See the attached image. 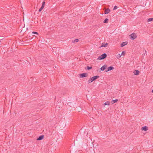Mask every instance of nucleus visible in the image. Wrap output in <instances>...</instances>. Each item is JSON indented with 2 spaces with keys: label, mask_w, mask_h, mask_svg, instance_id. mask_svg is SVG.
I'll list each match as a JSON object with an SVG mask.
<instances>
[{
  "label": "nucleus",
  "mask_w": 153,
  "mask_h": 153,
  "mask_svg": "<svg viewBox=\"0 0 153 153\" xmlns=\"http://www.w3.org/2000/svg\"><path fill=\"white\" fill-rule=\"evenodd\" d=\"M99 77L98 76H96L91 78L88 81V83L89 84L93 81L95 80L96 79H98Z\"/></svg>",
  "instance_id": "obj_1"
},
{
  "label": "nucleus",
  "mask_w": 153,
  "mask_h": 153,
  "mask_svg": "<svg viewBox=\"0 0 153 153\" xmlns=\"http://www.w3.org/2000/svg\"><path fill=\"white\" fill-rule=\"evenodd\" d=\"M107 56V55L105 53H104L101 55L99 57H98L97 58V60H101L104 59Z\"/></svg>",
  "instance_id": "obj_2"
},
{
  "label": "nucleus",
  "mask_w": 153,
  "mask_h": 153,
  "mask_svg": "<svg viewBox=\"0 0 153 153\" xmlns=\"http://www.w3.org/2000/svg\"><path fill=\"white\" fill-rule=\"evenodd\" d=\"M129 36L131 37V38L132 39H134L137 37V35L135 33H133L131 34Z\"/></svg>",
  "instance_id": "obj_3"
},
{
  "label": "nucleus",
  "mask_w": 153,
  "mask_h": 153,
  "mask_svg": "<svg viewBox=\"0 0 153 153\" xmlns=\"http://www.w3.org/2000/svg\"><path fill=\"white\" fill-rule=\"evenodd\" d=\"M87 73H84L79 74L80 77L82 78L83 77H86L88 76Z\"/></svg>",
  "instance_id": "obj_4"
},
{
  "label": "nucleus",
  "mask_w": 153,
  "mask_h": 153,
  "mask_svg": "<svg viewBox=\"0 0 153 153\" xmlns=\"http://www.w3.org/2000/svg\"><path fill=\"white\" fill-rule=\"evenodd\" d=\"M107 66L106 65H104L103 66H102L100 68V69L102 71H104L107 68Z\"/></svg>",
  "instance_id": "obj_5"
},
{
  "label": "nucleus",
  "mask_w": 153,
  "mask_h": 153,
  "mask_svg": "<svg viewBox=\"0 0 153 153\" xmlns=\"http://www.w3.org/2000/svg\"><path fill=\"white\" fill-rule=\"evenodd\" d=\"M141 130L146 131L148 130V128L146 126L143 127L141 128Z\"/></svg>",
  "instance_id": "obj_6"
},
{
  "label": "nucleus",
  "mask_w": 153,
  "mask_h": 153,
  "mask_svg": "<svg viewBox=\"0 0 153 153\" xmlns=\"http://www.w3.org/2000/svg\"><path fill=\"white\" fill-rule=\"evenodd\" d=\"M44 136L43 135L40 136L37 139V140H40L43 139Z\"/></svg>",
  "instance_id": "obj_7"
},
{
  "label": "nucleus",
  "mask_w": 153,
  "mask_h": 153,
  "mask_svg": "<svg viewBox=\"0 0 153 153\" xmlns=\"http://www.w3.org/2000/svg\"><path fill=\"white\" fill-rule=\"evenodd\" d=\"M110 11V10L108 9H107L105 10L104 11V13L106 14H108Z\"/></svg>",
  "instance_id": "obj_8"
},
{
  "label": "nucleus",
  "mask_w": 153,
  "mask_h": 153,
  "mask_svg": "<svg viewBox=\"0 0 153 153\" xmlns=\"http://www.w3.org/2000/svg\"><path fill=\"white\" fill-rule=\"evenodd\" d=\"M140 73V71L138 70H135L134 72V73L136 75H138Z\"/></svg>",
  "instance_id": "obj_9"
},
{
  "label": "nucleus",
  "mask_w": 153,
  "mask_h": 153,
  "mask_svg": "<svg viewBox=\"0 0 153 153\" xmlns=\"http://www.w3.org/2000/svg\"><path fill=\"white\" fill-rule=\"evenodd\" d=\"M114 69V68L112 66H110L108 68V70L106 71H108L113 70Z\"/></svg>",
  "instance_id": "obj_10"
},
{
  "label": "nucleus",
  "mask_w": 153,
  "mask_h": 153,
  "mask_svg": "<svg viewBox=\"0 0 153 153\" xmlns=\"http://www.w3.org/2000/svg\"><path fill=\"white\" fill-rule=\"evenodd\" d=\"M127 44V42H123L121 44V47H123L125 45H126Z\"/></svg>",
  "instance_id": "obj_11"
},
{
  "label": "nucleus",
  "mask_w": 153,
  "mask_h": 153,
  "mask_svg": "<svg viewBox=\"0 0 153 153\" xmlns=\"http://www.w3.org/2000/svg\"><path fill=\"white\" fill-rule=\"evenodd\" d=\"M108 45V44L107 43H103L102 44L101 47H105Z\"/></svg>",
  "instance_id": "obj_12"
},
{
  "label": "nucleus",
  "mask_w": 153,
  "mask_h": 153,
  "mask_svg": "<svg viewBox=\"0 0 153 153\" xmlns=\"http://www.w3.org/2000/svg\"><path fill=\"white\" fill-rule=\"evenodd\" d=\"M118 101V100L117 99H116V100H112V101H111V103L112 104H113L115 102H117Z\"/></svg>",
  "instance_id": "obj_13"
},
{
  "label": "nucleus",
  "mask_w": 153,
  "mask_h": 153,
  "mask_svg": "<svg viewBox=\"0 0 153 153\" xmlns=\"http://www.w3.org/2000/svg\"><path fill=\"white\" fill-rule=\"evenodd\" d=\"M108 19L106 18L105 19L104 21V23H107L108 22Z\"/></svg>",
  "instance_id": "obj_14"
},
{
  "label": "nucleus",
  "mask_w": 153,
  "mask_h": 153,
  "mask_svg": "<svg viewBox=\"0 0 153 153\" xmlns=\"http://www.w3.org/2000/svg\"><path fill=\"white\" fill-rule=\"evenodd\" d=\"M110 105V102L109 101L106 102L104 104L105 105Z\"/></svg>",
  "instance_id": "obj_15"
},
{
  "label": "nucleus",
  "mask_w": 153,
  "mask_h": 153,
  "mask_svg": "<svg viewBox=\"0 0 153 153\" xmlns=\"http://www.w3.org/2000/svg\"><path fill=\"white\" fill-rule=\"evenodd\" d=\"M78 41H79V39H75L72 41V42H78Z\"/></svg>",
  "instance_id": "obj_16"
},
{
  "label": "nucleus",
  "mask_w": 153,
  "mask_h": 153,
  "mask_svg": "<svg viewBox=\"0 0 153 153\" xmlns=\"http://www.w3.org/2000/svg\"><path fill=\"white\" fill-rule=\"evenodd\" d=\"M153 20V18H149L148 19V22H151Z\"/></svg>",
  "instance_id": "obj_17"
},
{
  "label": "nucleus",
  "mask_w": 153,
  "mask_h": 153,
  "mask_svg": "<svg viewBox=\"0 0 153 153\" xmlns=\"http://www.w3.org/2000/svg\"><path fill=\"white\" fill-rule=\"evenodd\" d=\"M125 52V51H123L121 54V55H124Z\"/></svg>",
  "instance_id": "obj_18"
},
{
  "label": "nucleus",
  "mask_w": 153,
  "mask_h": 153,
  "mask_svg": "<svg viewBox=\"0 0 153 153\" xmlns=\"http://www.w3.org/2000/svg\"><path fill=\"white\" fill-rule=\"evenodd\" d=\"M87 68L88 70H90L92 68V67H91L87 66Z\"/></svg>",
  "instance_id": "obj_19"
},
{
  "label": "nucleus",
  "mask_w": 153,
  "mask_h": 153,
  "mask_svg": "<svg viewBox=\"0 0 153 153\" xmlns=\"http://www.w3.org/2000/svg\"><path fill=\"white\" fill-rule=\"evenodd\" d=\"M117 6H115L114 7V8H113V10H116L117 9Z\"/></svg>",
  "instance_id": "obj_20"
},
{
  "label": "nucleus",
  "mask_w": 153,
  "mask_h": 153,
  "mask_svg": "<svg viewBox=\"0 0 153 153\" xmlns=\"http://www.w3.org/2000/svg\"><path fill=\"white\" fill-rule=\"evenodd\" d=\"M32 33H33V34H36L37 35H38V33L36 32H32Z\"/></svg>",
  "instance_id": "obj_21"
},
{
  "label": "nucleus",
  "mask_w": 153,
  "mask_h": 153,
  "mask_svg": "<svg viewBox=\"0 0 153 153\" xmlns=\"http://www.w3.org/2000/svg\"><path fill=\"white\" fill-rule=\"evenodd\" d=\"M42 10V8H40L39 9V12H41V11Z\"/></svg>",
  "instance_id": "obj_22"
},
{
  "label": "nucleus",
  "mask_w": 153,
  "mask_h": 153,
  "mask_svg": "<svg viewBox=\"0 0 153 153\" xmlns=\"http://www.w3.org/2000/svg\"><path fill=\"white\" fill-rule=\"evenodd\" d=\"M45 2L44 1H43V2H42V4H45Z\"/></svg>",
  "instance_id": "obj_23"
},
{
  "label": "nucleus",
  "mask_w": 153,
  "mask_h": 153,
  "mask_svg": "<svg viewBox=\"0 0 153 153\" xmlns=\"http://www.w3.org/2000/svg\"><path fill=\"white\" fill-rule=\"evenodd\" d=\"M44 8V7L43 6H41V8H42V9H43Z\"/></svg>",
  "instance_id": "obj_24"
},
{
  "label": "nucleus",
  "mask_w": 153,
  "mask_h": 153,
  "mask_svg": "<svg viewBox=\"0 0 153 153\" xmlns=\"http://www.w3.org/2000/svg\"><path fill=\"white\" fill-rule=\"evenodd\" d=\"M121 54H120V55L119 54V57H118L119 58H120L121 57Z\"/></svg>",
  "instance_id": "obj_25"
},
{
  "label": "nucleus",
  "mask_w": 153,
  "mask_h": 153,
  "mask_svg": "<svg viewBox=\"0 0 153 153\" xmlns=\"http://www.w3.org/2000/svg\"><path fill=\"white\" fill-rule=\"evenodd\" d=\"M45 5V4H42V6H43L44 7Z\"/></svg>",
  "instance_id": "obj_26"
}]
</instances>
